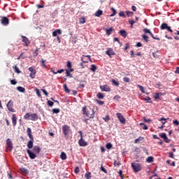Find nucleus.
I'll return each mask as SVG.
<instances>
[{
  "label": "nucleus",
  "mask_w": 179,
  "mask_h": 179,
  "mask_svg": "<svg viewBox=\"0 0 179 179\" xmlns=\"http://www.w3.org/2000/svg\"><path fill=\"white\" fill-rule=\"evenodd\" d=\"M40 152H41V148L38 145L34 146L32 150H27V153L31 159H36V157H37V155H38Z\"/></svg>",
  "instance_id": "nucleus-1"
},
{
  "label": "nucleus",
  "mask_w": 179,
  "mask_h": 179,
  "mask_svg": "<svg viewBox=\"0 0 179 179\" xmlns=\"http://www.w3.org/2000/svg\"><path fill=\"white\" fill-rule=\"evenodd\" d=\"M82 113L83 115L86 116L88 119L94 118V109L90 106H84L82 108Z\"/></svg>",
  "instance_id": "nucleus-2"
},
{
  "label": "nucleus",
  "mask_w": 179,
  "mask_h": 179,
  "mask_svg": "<svg viewBox=\"0 0 179 179\" xmlns=\"http://www.w3.org/2000/svg\"><path fill=\"white\" fill-rule=\"evenodd\" d=\"M24 120H31V121H37L38 116L36 113H26L24 116Z\"/></svg>",
  "instance_id": "nucleus-3"
},
{
  "label": "nucleus",
  "mask_w": 179,
  "mask_h": 179,
  "mask_svg": "<svg viewBox=\"0 0 179 179\" xmlns=\"http://www.w3.org/2000/svg\"><path fill=\"white\" fill-rule=\"evenodd\" d=\"M131 167L134 171V173H138V171H141V170H142V166L141 165V164L132 163Z\"/></svg>",
  "instance_id": "nucleus-4"
},
{
  "label": "nucleus",
  "mask_w": 179,
  "mask_h": 179,
  "mask_svg": "<svg viewBox=\"0 0 179 179\" xmlns=\"http://www.w3.org/2000/svg\"><path fill=\"white\" fill-rule=\"evenodd\" d=\"M6 149L7 150H9L10 152H12V150L13 149V143H12V140L10 138L6 139Z\"/></svg>",
  "instance_id": "nucleus-5"
},
{
  "label": "nucleus",
  "mask_w": 179,
  "mask_h": 179,
  "mask_svg": "<svg viewBox=\"0 0 179 179\" xmlns=\"http://www.w3.org/2000/svg\"><path fill=\"white\" fill-rule=\"evenodd\" d=\"M116 116L121 124H125L127 120H125V117H124V115H122V113H116Z\"/></svg>",
  "instance_id": "nucleus-6"
},
{
  "label": "nucleus",
  "mask_w": 179,
  "mask_h": 179,
  "mask_svg": "<svg viewBox=\"0 0 179 179\" xmlns=\"http://www.w3.org/2000/svg\"><path fill=\"white\" fill-rule=\"evenodd\" d=\"M6 106L8 111H10L11 113H15V109L13 108V102L12 101V100H10Z\"/></svg>",
  "instance_id": "nucleus-7"
},
{
  "label": "nucleus",
  "mask_w": 179,
  "mask_h": 179,
  "mask_svg": "<svg viewBox=\"0 0 179 179\" xmlns=\"http://www.w3.org/2000/svg\"><path fill=\"white\" fill-rule=\"evenodd\" d=\"M159 136L162 138V139H164L166 143H170V142H171V140H170L169 137H167V135L166 134V133L159 134Z\"/></svg>",
  "instance_id": "nucleus-8"
},
{
  "label": "nucleus",
  "mask_w": 179,
  "mask_h": 179,
  "mask_svg": "<svg viewBox=\"0 0 179 179\" xmlns=\"http://www.w3.org/2000/svg\"><path fill=\"white\" fill-rule=\"evenodd\" d=\"M0 22L3 26H8L9 24V19L7 17H1Z\"/></svg>",
  "instance_id": "nucleus-9"
},
{
  "label": "nucleus",
  "mask_w": 179,
  "mask_h": 179,
  "mask_svg": "<svg viewBox=\"0 0 179 179\" xmlns=\"http://www.w3.org/2000/svg\"><path fill=\"white\" fill-rule=\"evenodd\" d=\"M28 71H29L30 74H29V76L31 79H34V78H36V69H34L33 67H29L28 69Z\"/></svg>",
  "instance_id": "nucleus-10"
},
{
  "label": "nucleus",
  "mask_w": 179,
  "mask_h": 179,
  "mask_svg": "<svg viewBox=\"0 0 179 179\" xmlns=\"http://www.w3.org/2000/svg\"><path fill=\"white\" fill-rule=\"evenodd\" d=\"M99 87L101 92H111V88L108 85H100Z\"/></svg>",
  "instance_id": "nucleus-11"
},
{
  "label": "nucleus",
  "mask_w": 179,
  "mask_h": 179,
  "mask_svg": "<svg viewBox=\"0 0 179 179\" xmlns=\"http://www.w3.org/2000/svg\"><path fill=\"white\" fill-rule=\"evenodd\" d=\"M106 55H108V57H110V58H111L112 55H115V52H114V50L113 48H109L106 51Z\"/></svg>",
  "instance_id": "nucleus-12"
},
{
  "label": "nucleus",
  "mask_w": 179,
  "mask_h": 179,
  "mask_svg": "<svg viewBox=\"0 0 179 179\" xmlns=\"http://www.w3.org/2000/svg\"><path fill=\"white\" fill-rule=\"evenodd\" d=\"M63 134L65 136L69 134V127L68 125H64L62 127Z\"/></svg>",
  "instance_id": "nucleus-13"
},
{
  "label": "nucleus",
  "mask_w": 179,
  "mask_h": 179,
  "mask_svg": "<svg viewBox=\"0 0 179 179\" xmlns=\"http://www.w3.org/2000/svg\"><path fill=\"white\" fill-rule=\"evenodd\" d=\"M22 43H24L25 45L27 47H29V45L30 44V41L29 40V38H27V37L24 36H22Z\"/></svg>",
  "instance_id": "nucleus-14"
},
{
  "label": "nucleus",
  "mask_w": 179,
  "mask_h": 179,
  "mask_svg": "<svg viewBox=\"0 0 179 179\" xmlns=\"http://www.w3.org/2000/svg\"><path fill=\"white\" fill-rule=\"evenodd\" d=\"M78 143L80 145V146H87V142L85 141V140H83V137H81L80 139L78 141Z\"/></svg>",
  "instance_id": "nucleus-15"
},
{
  "label": "nucleus",
  "mask_w": 179,
  "mask_h": 179,
  "mask_svg": "<svg viewBox=\"0 0 179 179\" xmlns=\"http://www.w3.org/2000/svg\"><path fill=\"white\" fill-rule=\"evenodd\" d=\"M34 143V138H30V141L27 143V148L28 149H33V143Z\"/></svg>",
  "instance_id": "nucleus-16"
},
{
  "label": "nucleus",
  "mask_w": 179,
  "mask_h": 179,
  "mask_svg": "<svg viewBox=\"0 0 179 179\" xmlns=\"http://www.w3.org/2000/svg\"><path fill=\"white\" fill-rule=\"evenodd\" d=\"M85 58H87L88 59H90V58H92L91 57H90V55H83V56H82V58H81V61L83 62V64H87V62H89V61H87V60H85Z\"/></svg>",
  "instance_id": "nucleus-17"
},
{
  "label": "nucleus",
  "mask_w": 179,
  "mask_h": 179,
  "mask_svg": "<svg viewBox=\"0 0 179 179\" xmlns=\"http://www.w3.org/2000/svg\"><path fill=\"white\" fill-rule=\"evenodd\" d=\"M12 122L13 127H16V124L17 122V117H16V115L13 114L12 116Z\"/></svg>",
  "instance_id": "nucleus-18"
},
{
  "label": "nucleus",
  "mask_w": 179,
  "mask_h": 179,
  "mask_svg": "<svg viewBox=\"0 0 179 179\" xmlns=\"http://www.w3.org/2000/svg\"><path fill=\"white\" fill-rule=\"evenodd\" d=\"M27 134L29 139H34V137H33V134H31V129H30V127L27 128Z\"/></svg>",
  "instance_id": "nucleus-19"
},
{
  "label": "nucleus",
  "mask_w": 179,
  "mask_h": 179,
  "mask_svg": "<svg viewBox=\"0 0 179 179\" xmlns=\"http://www.w3.org/2000/svg\"><path fill=\"white\" fill-rule=\"evenodd\" d=\"M58 34H62L61 29H57L56 31L52 32L53 37H57Z\"/></svg>",
  "instance_id": "nucleus-20"
},
{
  "label": "nucleus",
  "mask_w": 179,
  "mask_h": 179,
  "mask_svg": "<svg viewBox=\"0 0 179 179\" xmlns=\"http://www.w3.org/2000/svg\"><path fill=\"white\" fill-rule=\"evenodd\" d=\"M101 15H103V10H98L95 14L94 16H96V17H100V16H101Z\"/></svg>",
  "instance_id": "nucleus-21"
},
{
  "label": "nucleus",
  "mask_w": 179,
  "mask_h": 179,
  "mask_svg": "<svg viewBox=\"0 0 179 179\" xmlns=\"http://www.w3.org/2000/svg\"><path fill=\"white\" fill-rule=\"evenodd\" d=\"M113 30H114V28H113V27L106 29V33L107 36H110L111 34V33H113Z\"/></svg>",
  "instance_id": "nucleus-22"
},
{
  "label": "nucleus",
  "mask_w": 179,
  "mask_h": 179,
  "mask_svg": "<svg viewBox=\"0 0 179 179\" xmlns=\"http://www.w3.org/2000/svg\"><path fill=\"white\" fill-rule=\"evenodd\" d=\"M120 36H122V37H124L125 38V37H127V31H125V30H120Z\"/></svg>",
  "instance_id": "nucleus-23"
},
{
  "label": "nucleus",
  "mask_w": 179,
  "mask_h": 179,
  "mask_svg": "<svg viewBox=\"0 0 179 179\" xmlns=\"http://www.w3.org/2000/svg\"><path fill=\"white\" fill-rule=\"evenodd\" d=\"M13 69H14V72H15V73H21L22 71H20V70L19 69V67H17V66H13Z\"/></svg>",
  "instance_id": "nucleus-24"
},
{
  "label": "nucleus",
  "mask_w": 179,
  "mask_h": 179,
  "mask_svg": "<svg viewBox=\"0 0 179 179\" xmlns=\"http://www.w3.org/2000/svg\"><path fill=\"white\" fill-rule=\"evenodd\" d=\"M169 25L166 23H162L160 26L161 30H166Z\"/></svg>",
  "instance_id": "nucleus-25"
},
{
  "label": "nucleus",
  "mask_w": 179,
  "mask_h": 179,
  "mask_svg": "<svg viewBox=\"0 0 179 179\" xmlns=\"http://www.w3.org/2000/svg\"><path fill=\"white\" fill-rule=\"evenodd\" d=\"M17 90H18V92H20V93H24V92H26V89L20 86L17 87Z\"/></svg>",
  "instance_id": "nucleus-26"
},
{
  "label": "nucleus",
  "mask_w": 179,
  "mask_h": 179,
  "mask_svg": "<svg viewBox=\"0 0 179 179\" xmlns=\"http://www.w3.org/2000/svg\"><path fill=\"white\" fill-rule=\"evenodd\" d=\"M111 83L113 85H114V86H116L117 87H118V86H120V83L118 81H116L114 79L111 80Z\"/></svg>",
  "instance_id": "nucleus-27"
},
{
  "label": "nucleus",
  "mask_w": 179,
  "mask_h": 179,
  "mask_svg": "<svg viewBox=\"0 0 179 179\" xmlns=\"http://www.w3.org/2000/svg\"><path fill=\"white\" fill-rule=\"evenodd\" d=\"M60 158L62 160H66V154L65 152H62L60 155Z\"/></svg>",
  "instance_id": "nucleus-28"
},
{
  "label": "nucleus",
  "mask_w": 179,
  "mask_h": 179,
  "mask_svg": "<svg viewBox=\"0 0 179 179\" xmlns=\"http://www.w3.org/2000/svg\"><path fill=\"white\" fill-rule=\"evenodd\" d=\"M47 60H44L42 59V60L41 61V66H43V68H47V65L45 64Z\"/></svg>",
  "instance_id": "nucleus-29"
},
{
  "label": "nucleus",
  "mask_w": 179,
  "mask_h": 179,
  "mask_svg": "<svg viewBox=\"0 0 179 179\" xmlns=\"http://www.w3.org/2000/svg\"><path fill=\"white\" fill-rule=\"evenodd\" d=\"M142 38H143V40H144V41H145V43L149 42V36H148L146 35H142Z\"/></svg>",
  "instance_id": "nucleus-30"
},
{
  "label": "nucleus",
  "mask_w": 179,
  "mask_h": 179,
  "mask_svg": "<svg viewBox=\"0 0 179 179\" xmlns=\"http://www.w3.org/2000/svg\"><path fill=\"white\" fill-rule=\"evenodd\" d=\"M96 69H97V66L94 64H92L90 67V71H92V72H96Z\"/></svg>",
  "instance_id": "nucleus-31"
},
{
  "label": "nucleus",
  "mask_w": 179,
  "mask_h": 179,
  "mask_svg": "<svg viewBox=\"0 0 179 179\" xmlns=\"http://www.w3.org/2000/svg\"><path fill=\"white\" fill-rule=\"evenodd\" d=\"M64 92H66V93H71V90H69V88H68V86L66 85V84H65L64 85Z\"/></svg>",
  "instance_id": "nucleus-32"
},
{
  "label": "nucleus",
  "mask_w": 179,
  "mask_h": 179,
  "mask_svg": "<svg viewBox=\"0 0 179 179\" xmlns=\"http://www.w3.org/2000/svg\"><path fill=\"white\" fill-rule=\"evenodd\" d=\"M153 160H154L153 157H148L146 159L147 163H152V162H153Z\"/></svg>",
  "instance_id": "nucleus-33"
},
{
  "label": "nucleus",
  "mask_w": 179,
  "mask_h": 179,
  "mask_svg": "<svg viewBox=\"0 0 179 179\" xmlns=\"http://www.w3.org/2000/svg\"><path fill=\"white\" fill-rule=\"evenodd\" d=\"M91 177H92V173L90 172H87L85 175V178L86 179H90Z\"/></svg>",
  "instance_id": "nucleus-34"
},
{
  "label": "nucleus",
  "mask_w": 179,
  "mask_h": 179,
  "mask_svg": "<svg viewBox=\"0 0 179 179\" xmlns=\"http://www.w3.org/2000/svg\"><path fill=\"white\" fill-rule=\"evenodd\" d=\"M140 127H142V128L146 131V129H148V127L146 124H145V123H140L139 124Z\"/></svg>",
  "instance_id": "nucleus-35"
},
{
  "label": "nucleus",
  "mask_w": 179,
  "mask_h": 179,
  "mask_svg": "<svg viewBox=\"0 0 179 179\" xmlns=\"http://www.w3.org/2000/svg\"><path fill=\"white\" fill-rule=\"evenodd\" d=\"M141 141H143V137L140 136L138 138L135 139L134 143H139Z\"/></svg>",
  "instance_id": "nucleus-36"
},
{
  "label": "nucleus",
  "mask_w": 179,
  "mask_h": 179,
  "mask_svg": "<svg viewBox=\"0 0 179 179\" xmlns=\"http://www.w3.org/2000/svg\"><path fill=\"white\" fill-rule=\"evenodd\" d=\"M110 9L113 11V13L110 16V17H113V16H115V15H117V10H115L114 8H111Z\"/></svg>",
  "instance_id": "nucleus-37"
},
{
  "label": "nucleus",
  "mask_w": 179,
  "mask_h": 179,
  "mask_svg": "<svg viewBox=\"0 0 179 179\" xmlns=\"http://www.w3.org/2000/svg\"><path fill=\"white\" fill-rule=\"evenodd\" d=\"M137 87H139V90L142 93H145V88L143 87V86L138 85Z\"/></svg>",
  "instance_id": "nucleus-38"
},
{
  "label": "nucleus",
  "mask_w": 179,
  "mask_h": 179,
  "mask_svg": "<svg viewBox=\"0 0 179 179\" xmlns=\"http://www.w3.org/2000/svg\"><path fill=\"white\" fill-rule=\"evenodd\" d=\"M52 111L53 114H58V113H59V111L61 110H59V108H53Z\"/></svg>",
  "instance_id": "nucleus-39"
},
{
  "label": "nucleus",
  "mask_w": 179,
  "mask_h": 179,
  "mask_svg": "<svg viewBox=\"0 0 179 179\" xmlns=\"http://www.w3.org/2000/svg\"><path fill=\"white\" fill-rule=\"evenodd\" d=\"M80 24H83L86 23V18H85V17L80 18Z\"/></svg>",
  "instance_id": "nucleus-40"
},
{
  "label": "nucleus",
  "mask_w": 179,
  "mask_h": 179,
  "mask_svg": "<svg viewBox=\"0 0 179 179\" xmlns=\"http://www.w3.org/2000/svg\"><path fill=\"white\" fill-rule=\"evenodd\" d=\"M103 120L105 122H108L110 121V116L107 115L105 117H103Z\"/></svg>",
  "instance_id": "nucleus-41"
},
{
  "label": "nucleus",
  "mask_w": 179,
  "mask_h": 179,
  "mask_svg": "<svg viewBox=\"0 0 179 179\" xmlns=\"http://www.w3.org/2000/svg\"><path fill=\"white\" fill-rule=\"evenodd\" d=\"M106 149H111L113 148V144H111L110 143H108L106 145Z\"/></svg>",
  "instance_id": "nucleus-42"
},
{
  "label": "nucleus",
  "mask_w": 179,
  "mask_h": 179,
  "mask_svg": "<svg viewBox=\"0 0 179 179\" xmlns=\"http://www.w3.org/2000/svg\"><path fill=\"white\" fill-rule=\"evenodd\" d=\"M96 96L98 97V99H103L104 95L101 92H99Z\"/></svg>",
  "instance_id": "nucleus-43"
},
{
  "label": "nucleus",
  "mask_w": 179,
  "mask_h": 179,
  "mask_svg": "<svg viewBox=\"0 0 179 179\" xmlns=\"http://www.w3.org/2000/svg\"><path fill=\"white\" fill-rule=\"evenodd\" d=\"M47 104H48V106H49L50 107H52V106H54V102H52V101L48 100V101H47Z\"/></svg>",
  "instance_id": "nucleus-44"
},
{
  "label": "nucleus",
  "mask_w": 179,
  "mask_h": 179,
  "mask_svg": "<svg viewBox=\"0 0 179 179\" xmlns=\"http://www.w3.org/2000/svg\"><path fill=\"white\" fill-rule=\"evenodd\" d=\"M129 24H131V29H134V24L136 23V22L134 20H129Z\"/></svg>",
  "instance_id": "nucleus-45"
},
{
  "label": "nucleus",
  "mask_w": 179,
  "mask_h": 179,
  "mask_svg": "<svg viewBox=\"0 0 179 179\" xmlns=\"http://www.w3.org/2000/svg\"><path fill=\"white\" fill-rule=\"evenodd\" d=\"M167 119L164 118V117H162L159 121H162V125H164V124H166V121Z\"/></svg>",
  "instance_id": "nucleus-46"
},
{
  "label": "nucleus",
  "mask_w": 179,
  "mask_h": 179,
  "mask_svg": "<svg viewBox=\"0 0 179 179\" xmlns=\"http://www.w3.org/2000/svg\"><path fill=\"white\" fill-rule=\"evenodd\" d=\"M126 13L129 17L134 15V13L132 11H127Z\"/></svg>",
  "instance_id": "nucleus-47"
},
{
  "label": "nucleus",
  "mask_w": 179,
  "mask_h": 179,
  "mask_svg": "<svg viewBox=\"0 0 179 179\" xmlns=\"http://www.w3.org/2000/svg\"><path fill=\"white\" fill-rule=\"evenodd\" d=\"M154 98L157 100L158 99H160V93H156L154 96Z\"/></svg>",
  "instance_id": "nucleus-48"
},
{
  "label": "nucleus",
  "mask_w": 179,
  "mask_h": 179,
  "mask_svg": "<svg viewBox=\"0 0 179 179\" xmlns=\"http://www.w3.org/2000/svg\"><path fill=\"white\" fill-rule=\"evenodd\" d=\"M119 16L122 17H127V15H125V13H124L123 11H121L120 13H119Z\"/></svg>",
  "instance_id": "nucleus-49"
},
{
  "label": "nucleus",
  "mask_w": 179,
  "mask_h": 179,
  "mask_svg": "<svg viewBox=\"0 0 179 179\" xmlns=\"http://www.w3.org/2000/svg\"><path fill=\"white\" fill-rule=\"evenodd\" d=\"M101 171H103V173L107 174V170L104 167H103V164H101Z\"/></svg>",
  "instance_id": "nucleus-50"
},
{
  "label": "nucleus",
  "mask_w": 179,
  "mask_h": 179,
  "mask_svg": "<svg viewBox=\"0 0 179 179\" xmlns=\"http://www.w3.org/2000/svg\"><path fill=\"white\" fill-rule=\"evenodd\" d=\"M151 37L154 39V40H157V41H159L160 40V38H157V37H155L152 34V32L150 34Z\"/></svg>",
  "instance_id": "nucleus-51"
},
{
  "label": "nucleus",
  "mask_w": 179,
  "mask_h": 179,
  "mask_svg": "<svg viewBox=\"0 0 179 179\" xmlns=\"http://www.w3.org/2000/svg\"><path fill=\"white\" fill-rule=\"evenodd\" d=\"M66 76H69L70 78H72V75L69 70H66Z\"/></svg>",
  "instance_id": "nucleus-52"
},
{
  "label": "nucleus",
  "mask_w": 179,
  "mask_h": 179,
  "mask_svg": "<svg viewBox=\"0 0 179 179\" xmlns=\"http://www.w3.org/2000/svg\"><path fill=\"white\" fill-rule=\"evenodd\" d=\"M123 80H124V82H126V83H129V78H128V77H124V78H123Z\"/></svg>",
  "instance_id": "nucleus-53"
},
{
  "label": "nucleus",
  "mask_w": 179,
  "mask_h": 179,
  "mask_svg": "<svg viewBox=\"0 0 179 179\" xmlns=\"http://www.w3.org/2000/svg\"><path fill=\"white\" fill-rule=\"evenodd\" d=\"M22 173H24V174H27V169L24 168H22L21 169Z\"/></svg>",
  "instance_id": "nucleus-54"
},
{
  "label": "nucleus",
  "mask_w": 179,
  "mask_h": 179,
  "mask_svg": "<svg viewBox=\"0 0 179 179\" xmlns=\"http://www.w3.org/2000/svg\"><path fill=\"white\" fill-rule=\"evenodd\" d=\"M168 31H169L170 33H173V30L171 29V27H166V29Z\"/></svg>",
  "instance_id": "nucleus-55"
},
{
  "label": "nucleus",
  "mask_w": 179,
  "mask_h": 179,
  "mask_svg": "<svg viewBox=\"0 0 179 179\" xmlns=\"http://www.w3.org/2000/svg\"><path fill=\"white\" fill-rule=\"evenodd\" d=\"M131 58H135V54H134V50L130 51Z\"/></svg>",
  "instance_id": "nucleus-56"
},
{
  "label": "nucleus",
  "mask_w": 179,
  "mask_h": 179,
  "mask_svg": "<svg viewBox=\"0 0 179 179\" xmlns=\"http://www.w3.org/2000/svg\"><path fill=\"white\" fill-rule=\"evenodd\" d=\"M169 157H171V159H174V154L173 152H169Z\"/></svg>",
  "instance_id": "nucleus-57"
},
{
  "label": "nucleus",
  "mask_w": 179,
  "mask_h": 179,
  "mask_svg": "<svg viewBox=\"0 0 179 179\" xmlns=\"http://www.w3.org/2000/svg\"><path fill=\"white\" fill-rule=\"evenodd\" d=\"M67 68H72V63L71 62H67Z\"/></svg>",
  "instance_id": "nucleus-58"
},
{
  "label": "nucleus",
  "mask_w": 179,
  "mask_h": 179,
  "mask_svg": "<svg viewBox=\"0 0 179 179\" xmlns=\"http://www.w3.org/2000/svg\"><path fill=\"white\" fill-rule=\"evenodd\" d=\"M10 83L12 85H16V83H17V81H16V80H10Z\"/></svg>",
  "instance_id": "nucleus-59"
},
{
  "label": "nucleus",
  "mask_w": 179,
  "mask_h": 179,
  "mask_svg": "<svg viewBox=\"0 0 179 179\" xmlns=\"http://www.w3.org/2000/svg\"><path fill=\"white\" fill-rule=\"evenodd\" d=\"M144 32L145 33H148L149 34H150L152 32L150 31V29H144Z\"/></svg>",
  "instance_id": "nucleus-60"
},
{
  "label": "nucleus",
  "mask_w": 179,
  "mask_h": 179,
  "mask_svg": "<svg viewBox=\"0 0 179 179\" xmlns=\"http://www.w3.org/2000/svg\"><path fill=\"white\" fill-rule=\"evenodd\" d=\"M79 167H76V169H75V171H74V173H76V174H78V173H79Z\"/></svg>",
  "instance_id": "nucleus-61"
},
{
  "label": "nucleus",
  "mask_w": 179,
  "mask_h": 179,
  "mask_svg": "<svg viewBox=\"0 0 179 179\" xmlns=\"http://www.w3.org/2000/svg\"><path fill=\"white\" fill-rule=\"evenodd\" d=\"M128 48H129V43L126 44V46L124 48V51H127V50H128Z\"/></svg>",
  "instance_id": "nucleus-62"
},
{
  "label": "nucleus",
  "mask_w": 179,
  "mask_h": 179,
  "mask_svg": "<svg viewBox=\"0 0 179 179\" xmlns=\"http://www.w3.org/2000/svg\"><path fill=\"white\" fill-rule=\"evenodd\" d=\"M173 123L175 125H179V122H178V120H173Z\"/></svg>",
  "instance_id": "nucleus-63"
},
{
  "label": "nucleus",
  "mask_w": 179,
  "mask_h": 179,
  "mask_svg": "<svg viewBox=\"0 0 179 179\" xmlns=\"http://www.w3.org/2000/svg\"><path fill=\"white\" fill-rule=\"evenodd\" d=\"M175 73H178L179 75V67L176 68V70L175 71Z\"/></svg>",
  "instance_id": "nucleus-64"
}]
</instances>
